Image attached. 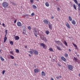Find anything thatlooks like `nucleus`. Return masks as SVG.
Here are the masks:
<instances>
[{
	"label": "nucleus",
	"mask_w": 80,
	"mask_h": 80,
	"mask_svg": "<svg viewBox=\"0 0 80 80\" xmlns=\"http://www.w3.org/2000/svg\"><path fill=\"white\" fill-rule=\"evenodd\" d=\"M56 47H57V49H58V50H61V48H60L58 46H56Z\"/></svg>",
	"instance_id": "nucleus-20"
},
{
	"label": "nucleus",
	"mask_w": 80,
	"mask_h": 80,
	"mask_svg": "<svg viewBox=\"0 0 80 80\" xmlns=\"http://www.w3.org/2000/svg\"><path fill=\"white\" fill-rule=\"evenodd\" d=\"M57 9H58V10H60V8H58Z\"/></svg>",
	"instance_id": "nucleus-51"
},
{
	"label": "nucleus",
	"mask_w": 80,
	"mask_h": 80,
	"mask_svg": "<svg viewBox=\"0 0 80 80\" xmlns=\"http://www.w3.org/2000/svg\"><path fill=\"white\" fill-rule=\"evenodd\" d=\"M44 22L45 24H46V25H48V21L47 20H44Z\"/></svg>",
	"instance_id": "nucleus-8"
},
{
	"label": "nucleus",
	"mask_w": 80,
	"mask_h": 80,
	"mask_svg": "<svg viewBox=\"0 0 80 80\" xmlns=\"http://www.w3.org/2000/svg\"><path fill=\"white\" fill-rule=\"evenodd\" d=\"M34 15V13H32L31 14V16H33Z\"/></svg>",
	"instance_id": "nucleus-41"
},
{
	"label": "nucleus",
	"mask_w": 80,
	"mask_h": 80,
	"mask_svg": "<svg viewBox=\"0 0 80 80\" xmlns=\"http://www.w3.org/2000/svg\"><path fill=\"white\" fill-rule=\"evenodd\" d=\"M45 5L46 7H49V4L48 3V2H46Z\"/></svg>",
	"instance_id": "nucleus-18"
},
{
	"label": "nucleus",
	"mask_w": 80,
	"mask_h": 80,
	"mask_svg": "<svg viewBox=\"0 0 80 80\" xmlns=\"http://www.w3.org/2000/svg\"><path fill=\"white\" fill-rule=\"evenodd\" d=\"M56 78H57V79H58L59 78V77H57Z\"/></svg>",
	"instance_id": "nucleus-52"
},
{
	"label": "nucleus",
	"mask_w": 80,
	"mask_h": 80,
	"mask_svg": "<svg viewBox=\"0 0 80 80\" xmlns=\"http://www.w3.org/2000/svg\"><path fill=\"white\" fill-rule=\"evenodd\" d=\"M7 39V37H5L4 38V43H5Z\"/></svg>",
	"instance_id": "nucleus-16"
},
{
	"label": "nucleus",
	"mask_w": 80,
	"mask_h": 80,
	"mask_svg": "<svg viewBox=\"0 0 80 80\" xmlns=\"http://www.w3.org/2000/svg\"><path fill=\"white\" fill-rule=\"evenodd\" d=\"M71 5H72V6L73 5V4H71Z\"/></svg>",
	"instance_id": "nucleus-62"
},
{
	"label": "nucleus",
	"mask_w": 80,
	"mask_h": 80,
	"mask_svg": "<svg viewBox=\"0 0 80 80\" xmlns=\"http://www.w3.org/2000/svg\"><path fill=\"white\" fill-rule=\"evenodd\" d=\"M16 22H17V20H15L14 21V23H15Z\"/></svg>",
	"instance_id": "nucleus-44"
},
{
	"label": "nucleus",
	"mask_w": 80,
	"mask_h": 80,
	"mask_svg": "<svg viewBox=\"0 0 80 80\" xmlns=\"http://www.w3.org/2000/svg\"><path fill=\"white\" fill-rule=\"evenodd\" d=\"M37 34H34V35H35V36H36V37H37V35H36Z\"/></svg>",
	"instance_id": "nucleus-54"
},
{
	"label": "nucleus",
	"mask_w": 80,
	"mask_h": 80,
	"mask_svg": "<svg viewBox=\"0 0 80 80\" xmlns=\"http://www.w3.org/2000/svg\"><path fill=\"white\" fill-rule=\"evenodd\" d=\"M68 68L69 70H72L73 69V66L71 65H68Z\"/></svg>",
	"instance_id": "nucleus-5"
},
{
	"label": "nucleus",
	"mask_w": 80,
	"mask_h": 80,
	"mask_svg": "<svg viewBox=\"0 0 80 80\" xmlns=\"http://www.w3.org/2000/svg\"><path fill=\"white\" fill-rule=\"evenodd\" d=\"M51 80H54V79H53V78H51Z\"/></svg>",
	"instance_id": "nucleus-47"
},
{
	"label": "nucleus",
	"mask_w": 80,
	"mask_h": 80,
	"mask_svg": "<svg viewBox=\"0 0 80 80\" xmlns=\"http://www.w3.org/2000/svg\"><path fill=\"white\" fill-rule=\"evenodd\" d=\"M10 44H11V45H12L13 44V42L12 41H11L10 42Z\"/></svg>",
	"instance_id": "nucleus-32"
},
{
	"label": "nucleus",
	"mask_w": 80,
	"mask_h": 80,
	"mask_svg": "<svg viewBox=\"0 0 80 80\" xmlns=\"http://www.w3.org/2000/svg\"><path fill=\"white\" fill-rule=\"evenodd\" d=\"M29 57H31V55L30 54L29 55Z\"/></svg>",
	"instance_id": "nucleus-58"
},
{
	"label": "nucleus",
	"mask_w": 80,
	"mask_h": 80,
	"mask_svg": "<svg viewBox=\"0 0 80 80\" xmlns=\"http://www.w3.org/2000/svg\"><path fill=\"white\" fill-rule=\"evenodd\" d=\"M22 28H23L24 29H25V25H24V26H22Z\"/></svg>",
	"instance_id": "nucleus-34"
},
{
	"label": "nucleus",
	"mask_w": 80,
	"mask_h": 80,
	"mask_svg": "<svg viewBox=\"0 0 80 80\" xmlns=\"http://www.w3.org/2000/svg\"><path fill=\"white\" fill-rule=\"evenodd\" d=\"M64 43L65 44V45H66V46H67V42H66V41H64Z\"/></svg>",
	"instance_id": "nucleus-23"
},
{
	"label": "nucleus",
	"mask_w": 80,
	"mask_h": 80,
	"mask_svg": "<svg viewBox=\"0 0 80 80\" xmlns=\"http://www.w3.org/2000/svg\"><path fill=\"white\" fill-rule=\"evenodd\" d=\"M11 3L12 4V5H15V3L13 2H12Z\"/></svg>",
	"instance_id": "nucleus-39"
},
{
	"label": "nucleus",
	"mask_w": 80,
	"mask_h": 80,
	"mask_svg": "<svg viewBox=\"0 0 80 80\" xmlns=\"http://www.w3.org/2000/svg\"><path fill=\"white\" fill-rule=\"evenodd\" d=\"M74 60L76 61L77 62V61L78 60V59L77 58H76V57H74Z\"/></svg>",
	"instance_id": "nucleus-22"
},
{
	"label": "nucleus",
	"mask_w": 80,
	"mask_h": 80,
	"mask_svg": "<svg viewBox=\"0 0 80 80\" xmlns=\"http://www.w3.org/2000/svg\"><path fill=\"white\" fill-rule=\"evenodd\" d=\"M17 25L18 27H22V23L20 22H18L17 23Z\"/></svg>",
	"instance_id": "nucleus-7"
},
{
	"label": "nucleus",
	"mask_w": 80,
	"mask_h": 80,
	"mask_svg": "<svg viewBox=\"0 0 80 80\" xmlns=\"http://www.w3.org/2000/svg\"><path fill=\"white\" fill-rule=\"evenodd\" d=\"M49 50L50 51H52V52H53V49L52 48H50L49 49Z\"/></svg>",
	"instance_id": "nucleus-33"
},
{
	"label": "nucleus",
	"mask_w": 80,
	"mask_h": 80,
	"mask_svg": "<svg viewBox=\"0 0 80 80\" xmlns=\"http://www.w3.org/2000/svg\"><path fill=\"white\" fill-rule=\"evenodd\" d=\"M68 18L70 21H72V18H71L70 16H69Z\"/></svg>",
	"instance_id": "nucleus-25"
},
{
	"label": "nucleus",
	"mask_w": 80,
	"mask_h": 80,
	"mask_svg": "<svg viewBox=\"0 0 80 80\" xmlns=\"http://www.w3.org/2000/svg\"><path fill=\"white\" fill-rule=\"evenodd\" d=\"M16 52H17V53H19V50H18V49H17L16 51Z\"/></svg>",
	"instance_id": "nucleus-35"
},
{
	"label": "nucleus",
	"mask_w": 80,
	"mask_h": 80,
	"mask_svg": "<svg viewBox=\"0 0 80 80\" xmlns=\"http://www.w3.org/2000/svg\"><path fill=\"white\" fill-rule=\"evenodd\" d=\"M50 58H51V57H50Z\"/></svg>",
	"instance_id": "nucleus-64"
},
{
	"label": "nucleus",
	"mask_w": 80,
	"mask_h": 80,
	"mask_svg": "<svg viewBox=\"0 0 80 80\" xmlns=\"http://www.w3.org/2000/svg\"><path fill=\"white\" fill-rule=\"evenodd\" d=\"M34 72L37 73L38 72V70L37 69H36L34 70Z\"/></svg>",
	"instance_id": "nucleus-15"
},
{
	"label": "nucleus",
	"mask_w": 80,
	"mask_h": 80,
	"mask_svg": "<svg viewBox=\"0 0 80 80\" xmlns=\"http://www.w3.org/2000/svg\"><path fill=\"white\" fill-rule=\"evenodd\" d=\"M19 39H20V38H19L18 36H15V39L16 40H19Z\"/></svg>",
	"instance_id": "nucleus-14"
},
{
	"label": "nucleus",
	"mask_w": 80,
	"mask_h": 80,
	"mask_svg": "<svg viewBox=\"0 0 80 80\" xmlns=\"http://www.w3.org/2000/svg\"><path fill=\"white\" fill-rule=\"evenodd\" d=\"M25 48H27V46H25Z\"/></svg>",
	"instance_id": "nucleus-55"
},
{
	"label": "nucleus",
	"mask_w": 80,
	"mask_h": 80,
	"mask_svg": "<svg viewBox=\"0 0 80 80\" xmlns=\"http://www.w3.org/2000/svg\"><path fill=\"white\" fill-rule=\"evenodd\" d=\"M5 71L4 70H3L2 72V74H4V73H5Z\"/></svg>",
	"instance_id": "nucleus-40"
},
{
	"label": "nucleus",
	"mask_w": 80,
	"mask_h": 80,
	"mask_svg": "<svg viewBox=\"0 0 80 80\" xmlns=\"http://www.w3.org/2000/svg\"><path fill=\"white\" fill-rule=\"evenodd\" d=\"M64 55L66 57H68V54L67 53H65L64 54Z\"/></svg>",
	"instance_id": "nucleus-28"
},
{
	"label": "nucleus",
	"mask_w": 80,
	"mask_h": 80,
	"mask_svg": "<svg viewBox=\"0 0 80 80\" xmlns=\"http://www.w3.org/2000/svg\"><path fill=\"white\" fill-rule=\"evenodd\" d=\"M30 2H31V3H33V0H31Z\"/></svg>",
	"instance_id": "nucleus-42"
},
{
	"label": "nucleus",
	"mask_w": 80,
	"mask_h": 80,
	"mask_svg": "<svg viewBox=\"0 0 80 80\" xmlns=\"http://www.w3.org/2000/svg\"><path fill=\"white\" fill-rule=\"evenodd\" d=\"M33 32L34 34H38V30H37V29L34 28L33 29Z\"/></svg>",
	"instance_id": "nucleus-3"
},
{
	"label": "nucleus",
	"mask_w": 80,
	"mask_h": 80,
	"mask_svg": "<svg viewBox=\"0 0 80 80\" xmlns=\"http://www.w3.org/2000/svg\"><path fill=\"white\" fill-rule=\"evenodd\" d=\"M41 75L42 76H45L46 74L44 72H42L41 73Z\"/></svg>",
	"instance_id": "nucleus-12"
},
{
	"label": "nucleus",
	"mask_w": 80,
	"mask_h": 80,
	"mask_svg": "<svg viewBox=\"0 0 80 80\" xmlns=\"http://www.w3.org/2000/svg\"><path fill=\"white\" fill-rule=\"evenodd\" d=\"M78 10H80V7H78Z\"/></svg>",
	"instance_id": "nucleus-50"
},
{
	"label": "nucleus",
	"mask_w": 80,
	"mask_h": 80,
	"mask_svg": "<svg viewBox=\"0 0 80 80\" xmlns=\"http://www.w3.org/2000/svg\"><path fill=\"white\" fill-rule=\"evenodd\" d=\"M11 59H14V57L12 55H10Z\"/></svg>",
	"instance_id": "nucleus-30"
},
{
	"label": "nucleus",
	"mask_w": 80,
	"mask_h": 80,
	"mask_svg": "<svg viewBox=\"0 0 80 80\" xmlns=\"http://www.w3.org/2000/svg\"><path fill=\"white\" fill-rule=\"evenodd\" d=\"M80 7V3H79L78 5V7Z\"/></svg>",
	"instance_id": "nucleus-49"
},
{
	"label": "nucleus",
	"mask_w": 80,
	"mask_h": 80,
	"mask_svg": "<svg viewBox=\"0 0 80 80\" xmlns=\"http://www.w3.org/2000/svg\"><path fill=\"white\" fill-rule=\"evenodd\" d=\"M0 58H1V60L2 61H4V60L3 58V57L2 56H1L0 57Z\"/></svg>",
	"instance_id": "nucleus-21"
},
{
	"label": "nucleus",
	"mask_w": 80,
	"mask_h": 80,
	"mask_svg": "<svg viewBox=\"0 0 80 80\" xmlns=\"http://www.w3.org/2000/svg\"><path fill=\"white\" fill-rule=\"evenodd\" d=\"M2 6L4 8H7L8 5V3L7 2H4L2 3Z\"/></svg>",
	"instance_id": "nucleus-1"
},
{
	"label": "nucleus",
	"mask_w": 80,
	"mask_h": 80,
	"mask_svg": "<svg viewBox=\"0 0 80 80\" xmlns=\"http://www.w3.org/2000/svg\"><path fill=\"white\" fill-rule=\"evenodd\" d=\"M48 25L49 26V28L52 29V24H50V23H49Z\"/></svg>",
	"instance_id": "nucleus-9"
},
{
	"label": "nucleus",
	"mask_w": 80,
	"mask_h": 80,
	"mask_svg": "<svg viewBox=\"0 0 80 80\" xmlns=\"http://www.w3.org/2000/svg\"><path fill=\"white\" fill-rule=\"evenodd\" d=\"M58 65L59 67H61V65H60L59 63H58Z\"/></svg>",
	"instance_id": "nucleus-38"
},
{
	"label": "nucleus",
	"mask_w": 80,
	"mask_h": 80,
	"mask_svg": "<svg viewBox=\"0 0 80 80\" xmlns=\"http://www.w3.org/2000/svg\"><path fill=\"white\" fill-rule=\"evenodd\" d=\"M72 23L73 25H75V24H76V22H75V21L74 20H73L72 22Z\"/></svg>",
	"instance_id": "nucleus-19"
},
{
	"label": "nucleus",
	"mask_w": 80,
	"mask_h": 80,
	"mask_svg": "<svg viewBox=\"0 0 80 80\" xmlns=\"http://www.w3.org/2000/svg\"><path fill=\"white\" fill-rule=\"evenodd\" d=\"M57 0V1H58V0Z\"/></svg>",
	"instance_id": "nucleus-63"
},
{
	"label": "nucleus",
	"mask_w": 80,
	"mask_h": 80,
	"mask_svg": "<svg viewBox=\"0 0 80 80\" xmlns=\"http://www.w3.org/2000/svg\"><path fill=\"white\" fill-rule=\"evenodd\" d=\"M77 57H79V55H77Z\"/></svg>",
	"instance_id": "nucleus-61"
},
{
	"label": "nucleus",
	"mask_w": 80,
	"mask_h": 80,
	"mask_svg": "<svg viewBox=\"0 0 80 80\" xmlns=\"http://www.w3.org/2000/svg\"><path fill=\"white\" fill-rule=\"evenodd\" d=\"M17 65V64H16V63H15V64H14L15 66H16Z\"/></svg>",
	"instance_id": "nucleus-53"
},
{
	"label": "nucleus",
	"mask_w": 80,
	"mask_h": 80,
	"mask_svg": "<svg viewBox=\"0 0 80 80\" xmlns=\"http://www.w3.org/2000/svg\"><path fill=\"white\" fill-rule=\"evenodd\" d=\"M10 52V53L11 54H13V52H12L11 51Z\"/></svg>",
	"instance_id": "nucleus-48"
},
{
	"label": "nucleus",
	"mask_w": 80,
	"mask_h": 80,
	"mask_svg": "<svg viewBox=\"0 0 80 80\" xmlns=\"http://www.w3.org/2000/svg\"><path fill=\"white\" fill-rule=\"evenodd\" d=\"M46 33L47 35H48L50 33V32L48 31H47L46 32Z\"/></svg>",
	"instance_id": "nucleus-27"
},
{
	"label": "nucleus",
	"mask_w": 80,
	"mask_h": 80,
	"mask_svg": "<svg viewBox=\"0 0 80 80\" xmlns=\"http://www.w3.org/2000/svg\"><path fill=\"white\" fill-rule=\"evenodd\" d=\"M28 28L29 30H31V27L30 26H28Z\"/></svg>",
	"instance_id": "nucleus-36"
},
{
	"label": "nucleus",
	"mask_w": 80,
	"mask_h": 80,
	"mask_svg": "<svg viewBox=\"0 0 80 80\" xmlns=\"http://www.w3.org/2000/svg\"><path fill=\"white\" fill-rule=\"evenodd\" d=\"M69 52H71V49H69Z\"/></svg>",
	"instance_id": "nucleus-56"
},
{
	"label": "nucleus",
	"mask_w": 80,
	"mask_h": 80,
	"mask_svg": "<svg viewBox=\"0 0 80 80\" xmlns=\"http://www.w3.org/2000/svg\"><path fill=\"white\" fill-rule=\"evenodd\" d=\"M56 43H57L58 45L59 44L60 45H61L62 46H63V43H62L60 42V41H56Z\"/></svg>",
	"instance_id": "nucleus-4"
},
{
	"label": "nucleus",
	"mask_w": 80,
	"mask_h": 80,
	"mask_svg": "<svg viewBox=\"0 0 80 80\" xmlns=\"http://www.w3.org/2000/svg\"><path fill=\"white\" fill-rule=\"evenodd\" d=\"M5 32L6 33H7V34L8 33V32H7V30H5Z\"/></svg>",
	"instance_id": "nucleus-46"
},
{
	"label": "nucleus",
	"mask_w": 80,
	"mask_h": 80,
	"mask_svg": "<svg viewBox=\"0 0 80 80\" xmlns=\"http://www.w3.org/2000/svg\"><path fill=\"white\" fill-rule=\"evenodd\" d=\"M41 46H42L43 47V48H45V44L44 43H42L40 44Z\"/></svg>",
	"instance_id": "nucleus-11"
},
{
	"label": "nucleus",
	"mask_w": 80,
	"mask_h": 80,
	"mask_svg": "<svg viewBox=\"0 0 80 80\" xmlns=\"http://www.w3.org/2000/svg\"><path fill=\"white\" fill-rule=\"evenodd\" d=\"M0 52H1V50L0 49Z\"/></svg>",
	"instance_id": "nucleus-60"
},
{
	"label": "nucleus",
	"mask_w": 80,
	"mask_h": 80,
	"mask_svg": "<svg viewBox=\"0 0 80 80\" xmlns=\"http://www.w3.org/2000/svg\"><path fill=\"white\" fill-rule=\"evenodd\" d=\"M29 53H30L31 54H33V51H28Z\"/></svg>",
	"instance_id": "nucleus-29"
},
{
	"label": "nucleus",
	"mask_w": 80,
	"mask_h": 80,
	"mask_svg": "<svg viewBox=\"0 0 80 80\" xmlns=\"http://www.w3.org/2000/svg\"><path fill=\"white\" fill-rule=\"evenodd\" d=\"M32 7L33 8H37V7H36V6L35 5H33L32 6Z\"/></svg>",
	"instance_id": "nucleus-31"
},
{
	"label": "nucleus",
	"mask_w": 80,
	"mask_h": 80,
	"mask_svg": "<svg viewBox=\"0 0 80 80\" xmlns=\"http://www.w3.org/2000/svg\"><path fill=\"white\" fill-rule=\"evenodd\" d=\"M66 26L68 28H70V26L68 24V23L67 22V23H66Z\"/></svg>",
	"instance_id": "nucleus-10"
},
{
	"label": "nucleus",
	"mask_w": 80,
	"mask_h": 80,
	"mask_svg": "<svg viewBox=\"0 0 80 80\" xmlns=\"http://www.w3.org/2000/svg\"><path fill=\"white\" fill-rule=\"evenodd\" d=\"M51 18L53 19V18H54V17L53 16H52L51 17Z\"/></svg>",
	"instance_id": "nucleus-45"
},
{
	"label": "nucleus",
	"mask_w": 80,
	"mask_h": 80,
	"mask_svg": "<svg viewBox=\"0 0 80 80\" xmlns=\"http://www.w3.org/2000/svg\"><path fill=\"white\" fill-rule=\"evenodd\" d=\"M60 77V78H62V77L61 76H60L59 77V78Z\"/></svg>",
	"instance_id": "nucleus-59"
},
{
	"label": "nucleus",
	"mask_w": 80,
	"mask_h": 80,
	"mask_svg": "<svg viewBox=\"0 0 80 80\" xmlns=\"http://www.w3.org/2000/svg\"><path fill=\"white\" fill-rule=\"evenodd\" d=\"M73 7L74 9L75 10H77V8L76 7V6H75V5L73 4Z\"/></svg>",
	"instance_id": "nucleus-26"
},
{
	"label": "nucleus",
	"mask_w": 80,
	"mask_h": 80,
	"mask_svg": "<svg viewBox=\"0 0 80 80\" xmlns=\"http://www.w3.org/2000/svg\"><path fill=\"white\" fill-rule=\"evenodd\" d=\"M26 33V31L24 30V32H23V34H24V35H25Z\"/></svg>",
	"instance_id": "nucleus-37"
},
{
	"label": "nucleus",
	"mask_w": 80,
	"mask_h": 80,
	"mask_svg": "<svg viewBox=\"0 0 80 80\" xmlns=\"http://www.w3.org/2000/svg\"><path fill=\"white\" fill-rule=\"evenodd\" d=\"M2 25L3 26V27H5V24L4 23H2Z\"/></svg>",
	"instance_id": "nucleus-43"
},
{
	"label": "nucleus",
	"mask_w": 80,
	"mask_h": 80,
	"mask_svg": "<svg viewBox=\"0 0 80 80\" xmlns=\"http://www.w3.org/2000/svg\"><path fill=\"white\" fill-rule=\"evenodd\" d=\"M74 1L75 3L77 5H78V1H77V0H74Z\"/></svg>",
	"instance_id": "nucleus-17"
},
{
	"label": "nucleus",
	"mask_w": 80,
	"mask_h": 80,
	"mask_svg": "<svg viewBox=\"0 0 80 80\" xmlns=\"http://www.w3.org/2000/svg\"><path fill=\"white\" fill-rule=\"evenodd\" d=\"M41 39L42 40L45 41V42H47V40L46 39V38H45V37L43 36L42 37H41Z\"/></svg>",
	"instance_id": "nucleus-6"
},
{
	"label": "nucleus",
	"mask_w": 80,
	"mask_h": 80,
	"mask_svg": "<svg viewBox=\"0 0 80 80\" xmlns=\"http://www.w3.org/2000/svg\"><path fill=\"white\" fill-rule=\"evenodd\" d=\"M7 33H6L5 34V37H6V36H7Z\"/></svg>",
	"instance_id": "nucleus-57"
},
{
	"label": "nucleus",
	"mask_w": 80,
	"mask_h": 80,
	"mask_svg": "<svg viewBox=\"0 0 80 80\" xmlns=\"http://www.w3.org/2000/svg\"><path fill=\"white\" fill-rule=\"evenodd\" d=\"M73 45L75 47H76V49H77V45H76V44H73Z\"/></svg>",
	"instance_id": "nucleus-24"
},
{
	"label": "nucleus",
	"mask_w": 80,
	"mask_h": 80,
	"mask_svg": "<svg viewBox=\"0 0 80 80\" xmlns=\"http://www.w3.org/2000/svg\"><path fill=\"white\" fill-rule=\"evenodd\" d=\"M61 59L63 60V61H66V59L64 57H61Z\"/></svg>",
	"instance_id": "nucleus-13"
},
{
	"label": "nucleus",
	"mask_w": 80,
	"mask_h": 80,
	"mask_svg": "<svg viewBox=\"0 0 80 80\" xmlns=\"http://www.w3.org/2000/svg\"><path fill=\"white\" fill-rule=\"evenodd\" d=\"M30 50H32V52L34 53V54H35V55H38V51L33 49H30Z\"/></svg>",
	"instance_id": "nucleus-2"
}]
</instances>
